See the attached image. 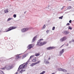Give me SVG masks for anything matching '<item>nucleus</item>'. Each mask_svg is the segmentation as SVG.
I'll list each match as a JSON object with an SVG mask.
<instances>
[{"instance_id":"nucleus-1","label":"nucleus","mask_w":74,"mask_h":74,"mask_svg":"<svg viewBox=\"0 0 74 74\" xmlns=\"http://www.w3.org/2000/svg\"><path fill=\"white\" fill-rule=\"evenodd\" d=\"M27 63H24L23 64L20 65L18 68L17 71H19L20 70V68L21 69H25L26 67H27Z\"/></svg>"},{"instance_id":"nucleus-2","label":"nucleus","mask_w":74,"mask_h":74,"mask_svg":"<svg viewBox=\"0 0 74 74\" xmlns=\"http://www.w3.org/2000/svg\"><path fill=\"white\" fill-rule=\"evenodd\" d=\"M12 67L11 66H10L9 65H8L5 66V67L3 68L2 69H1V70H4V69H6L8 70L11 69Z\"/></svg>"},{"instance_id":"nucleus-3","label":"nucleus","mask_w":74,"mask_h":74,"mask_svg":"<svg viewBox=\"0 0 74 74\" xmlns=\"http://www.w3.org/2000/svg\"><path fill=\"white\" fill-rule=\"evenodd\" d=\"M16 27H9L7 30L6 31V32H9V31H10L12 30H13V29H16Z\"/></svg>"},{"instance_id":"nucleus-4","label":"nucleus","mask_w":74,"mask_h":74,"mask_svg":"<svg viewBox=\"0 0 74 74\" xmlns=\"http://www.w3.org/2000/svg\"><path fill=\"white\" fill-rule=\"evenodd\" d=\"M34 46V45L33 44H31L30 45H29L27 47V48H29L28 49H30L31 48H33V47Z\"/></svg>"},{"instance_id":"nucleus-5","label":"nucleus","mask_w":74,"mask_h":74,"mask_svg":"<svg viewBox=\"0 0 74 74\" xmlns=\"http://www.w3.org/2000/svg\"><path fill=\"white\" fill-rule=\"evenodd\" d=\"M66 39H67V38H66V37L64 36L61 38L60 39V41L61 42H63V41H65V40H66Z\"/></svg>"},{"instance_id":"nucleus-6","label":"nucleus","mask_w":74,"mask_h":74,"mask_svg":"<svg viewBox=\"0 0 74 74\" xmlns=\"http://www.w3.org/2000/svg\"><path fill=\"white\" fill-rule=\"evenodd\" d=\"M28 30H29V28H26L23 29L21 30V31L22 32H26V31Z\"/></svg>"},{"instance_id":"nucleus-7","label":"nucleus","mask_w":74,"mask_h":74,"mask_svg":"<svg viewBox=\"0 0 74 74\" xmlns=\"http://www.w3.org/2000/svg\"><path fill=\"white\" fill-rule=\"evenodd\" d=\"M47 44V42H40V46H42V45H45Z\"/></svg>"},{"instance_id":"nucleus-8","label":"nucleus","mask_w":74,"mask_h":74,"mask_svg":"<svg viewBox=\"0 0 74 74\" xmlns=\"http://www.w3.org/2000/svg\"><path fill=\"white\" fill-rule=\"evenodd\" d=\"M55 47H49L48 48H47V50H51V49H54Z\"/></svg>"},{"instance_id":"nucleus-9","label":"nucleus","mask_w":74,"mask_h":74,"mask_svg":"<svg viewBox=\"0 0 74 74\" xmlns=\"http://www.w3.org/2000/svg\"><path fill=\"white\" fill-rule=\"evenodd\" d=\"M44 63L47 64H48V63H49V61H48V60H45Z\"/></svg>"},{"instance_id":"nucleus-10","label":"nucleus","mask_w":74,"mask_h":74,"mask_svg":"<svg viewBox=\"0 0 74 74\" xmlns=\"http://www.w3.org/2000/svg\"><path fill=\"white\" fill-rule=\"evenodd\" d=\"M60 52V55H62V53L64 52V49H62V51H61Z\"/></svg>"},{"instance_id":"nucleus-11","label":"nucleus","mask_w":74,"mask_h":74,"mask_svg":"<svg viewBox=\"0 0 74 74\" xmlns=\"http://www.w3.org/2000/svg\"><path fill=\"white\" fill-rule=\"evenodd\" d=\"M37 61V60L36 59V57H34L32 60V62H36Z\"/></svg>"},{"instance_id":"nucleus-12","label":"nucleus","mask_w":74,"mask_h":74,"mask_svg":"<svg viewBox=\"0 0 74 74\" xmlns=\"http://www.w3.org/2000/svg\"><path fill=\"white\" fill-rule=\"evenodd\" d=\"M25 69H22L21 71H20L19 72L20 73H23V72L25 71Z\"/></svg>"},{"instance_id":"nucleus-13","label":"nucleus","mask_w":74,"mask_h":74,"mask_svg":"<svg viewBox=\"0 0 74 74\" xmlns=\"http://www.w3.org/2000/svg\"><path fill=\"white\" fill-rule=\"evenodd\" d=\"M26 56H27V54H26L23 55V56L22 59H24V58H25Z\"/></svg>"},{"instance_id":"nucleus-14","label":"nucleus","mask_w":74,"mask_h":74,"mask_svg":"<svg viewBox=\"0 0 74 74\" xmlns=\"http://www.w3.org/2000/svg\"><path fill=\"white\" fill-rule=\"evenodd\" d=\"M69 33V32H67V31H65L64 32V34H67Z\"/></svg>"},{"instance_id":"nucleus-15","label":"nucleus","mask_w":74,"mask_h":74,"mask_svg":"<svg viewBox=\"0 0 74 74\" xmlns=\"http://www.w3.org/2000/svg\"><path fill=\"white\" fill-rule=\"evenodd\" d=\"M36 36H35L33 39L32 42H34L35 40H36Z\"/></svg>"},{"instance_id":"nucleus-16","label":"nucleus","mask_w":74,"mask_h":74,"mask_svg":"<svg viewBox=\"0 0 74 74\" xmlns=\"http://www.w3.org/2000/svg\"><path fill=\"white\" fill-rule=\"evenodd\" d=\"M62 71H63V72H67V70L62 69Z\"/></svg>"},{"instance_id":"nucleus-17","label":"nucleus","mask_w":74,"mask_h":74,"mask_svg":"<svg viewBox=\"0 0 74 74\" xmlns=\"http://www.w3.org/2000/svg\"><path fill=\"white\" fill-rule=\"evenodd\" d=\"M36 63H33L32 64H31L30 65L31 66H34L35 65H36Z\"/></svg>"},{"instance_id":"nucleus-18","label":"nucleus","mask_w":74,"mask_h":74,"mask_svg":"<svg viewBox=\"0 0 74 74\" xmlns=\"http://www.w3.org/2000/svg\"><path fill=\"white\" fill-rule=\"evenodd\" d=\"M37 45H38V46H40V42H38L37 44Z\"/></svg>"},{"instance_id":"nucleus-19","label":"nucleus","mask_w":74,"mask_h":74,"mask_svg":"<svg viewBox=\"0 0 74 74\" xmlns=\"http://www.w3.org/2000/svg\"><path fill=\"white\" fill-rule=\"evenodd\" d=\"M40 55V53H37L35 54L36 56H38Z\"/></svg>"},{"instance_id":"nucleus-20","label":"nucleus","mask_w":74,"mask_h":74,"mask_svg":"<svg viewBox=\"0 0 74 74\" xmlns=\"http://www.w3.org/2000/svg\"><path fill=\"white\" fill-rule=\"evenodd\" d=\"M40 62H41V61H38L37 62H35V64H38V63H40Z\"/></svg>"},{"instance_id":"nucleus-21","label":"nucleus","mask_w":74,"mask_h":74,"mask_svg":"<svg viewBox=\"0 0 74 74\" xmlns=\"http://www.w3.org/2000/svg\"><path fill=\"white\" fill-rule=\"evenodd\" d=\"M4 12L5 13H7V12H8V9H6L5 10H4Z\"/></svg>"},{"instance_id":"nucleus-22","label":"nucleus","mask_w":74,"mask_h":74,"mask_svg":"<svg viewBox=\"0 0 74 74\" xmlns=\"http://www.w3.org/2000/svg\"><path fill=\"white\" fill-rule=\"evenodd\" d=\"M11 19H12V18H8L7 20V21H10V20H11Z\"/></svg>"},{"instance_id":"nucleus-23","label":"nucleus","mask_w":74,"mask_h":74,"mask_svg":"<svg viewBox=\"0 0 74 74\" xmlns=\"http://www.w3.org/2000/svg\"><path fill=\"white\" fill-rule=\"evenodd\" d=\"M68 10H70V9H71V6H69L67 7V8Z\"/></svg>"},{"instance_id":"nucleus-24","label":"nucleus","mask_w":74,"mask_h":74,"mask_svg":"<svg viewBox=\"0 0 74 74\" xmlns=\"http://www.w3.org/2000/svg\"><path fill=\"white\" fill-rule=\"evenodd\" d=\"M34 56H32L30 57V59H32V58H34Z\"/></svg>"},{"instance_id":"nucleus-25","label":"nucleus","mask_w":74,"mask_h":74,"mask_svg":"<svg viewBox=\"0 0 74 74\" xmlns=\"http://www.w3.org/2000/svg\"><path fill=\"white\" fill-rule=\"evenodd\" d=\"M62 69L60 68H58V70H59V71H62Z\"/></svg>"},{"instance_id":"nucleus-26","label":"nucleus","mask_w":74,"mask_h":74,"mask_svg":"<svg viewBox=\"0 0 74 74\" xmlns=\"http://www.w3.org/2000/svg\"><path fill=\"white\" fill-rule=\"evenodd\" d=\"M42 40H43V39H40L38 40V42H40V41H42Z\"/></svg>"},{"instance_id":"nucleus-27","label":"nucleus","mask_w":74,"mask_h":74,"mask_svg":"<svg viewBox=\"0 0 74 74\" xmlns=\"http://www.w3.org/2000/svg\"><path fill=\"white\" fill-rule=\"evenodd\" d=\"M13 17H14V18H16V14H14Z\"/></svg>"},{"instance_id":"nucleus-28","label":"nucleus","mask_w":74,"mask_h":74,"mask_svg":"<svg viewBox=\"0 0 74 74\" xmlns=\"http://www.w3.org/2000/svg\"><path fill=\"white\" fill-rule=\"evenodd\" d=\"M63 16H62L60 17H59V19H62V18H63Z\"/></svg>"},{"instance_id":"nucleus-29","label":"nucleus","mask_w":74,"mask_h":74,"mask_svg":"<svg viewBox=\"0 0 74 74\" xmlns=\"http://www.w3.org/2000/svg\"><path fill=\"white\" fill-rule=\"evenodd\" d=\"M68 29H70V30H71L72 29V28L70 27H69L68 28Z\"/></svg>"},{"instance_id":"nucleus-30","label":"nucleus","mask_w":74,"mask_h":74,"mask_svg":"<svg viewBox=\"0 0 74 74\" xmlns=\"http://www.w3.org/2000/svg\"><path fill=\"white\" fill-rule=\"evenodd\" d=\"M55 27H53L52 28V30H55Z\"/></svg>"},{"instance_id":"nucleus-31","label":"nucleus","mask_w":74,"mask_h":74,"mask_svg":"<svg viewBox=\"0 0 74 74\" xmlns=\"http://www.w3.org/2000/svg\"><path fill=\"white\" fill-rule=\"evenodd\" d=\"M46 26H45V25H44L43 27V28H45Z\"/></svg>"},{"instance_id":"nucleus-32","label":"nucleus","mask_w":74,"mask_h":74,"mask_svg":"<svg viewBox=\"0 0 74 74\" xmlns=\"http://www.w3.org/2000/svg\"><path fill=\"white\" fill-rule=\"evenodd\" d=\"M64 7H66V6H63V7H62V8H61V10H63V8H64Z\"/></svg>"},{"instance_id":"nucleus-33","label":"nucleus","mask_w":74,"mask_h":74,"mask_svg":"<svg viewBox=\"0 0 74 74\" xmlns=\"http://www.w3.org/2000/svg\"><path fill=\"white\" fill-rule=\"evenodd\" d=\"M17 58H21V57H19V56H17Z\"/></svg>"},{"instance_id":"nucleus-34","label":"nucleus","mask_w":74,"mask_h":74,"mask_svg":"<svg viewBox=\"0 0 74 74\" xmlns=\"http://www.w3.org/2000/svg\"><path fill=\"white\" fill-rule=\"evenodd\" d=\"M66 25H67V26H68L69 25H70V23H67V24H66Z\"/></svg>"},{"instance_id":"nucleus-35","label":"nucleus","mask_w":74,"mask_h":74,"mask_svg":"<svg viewBox=\"0 0 74 74\" xmlns=\"http://www.w3.org/2000/svg\"><path fill=\"white\" fill-rule=\"evenodd\" d=\"M69 23H71V20H70L69 21Z\"/></svg>"},{"instance_id":"nucleus-36","label":"nucleus","mask_w":74,"mask_h":74,"mask_svg":"<svg viewBox=\"0 0 74 74\" xmlns=\"http://www.w3.org/2000/svg\"><path fill=\"white\" fill-rule=\"evenodd\" d=\"M48 32H49V30H47V31L46 32H47V33H48Z\"/></svg>"},{"instance_id":"nucleus-37","label":"nucleus","mask_w":74,"mask_h":74,"mask_svg":"<svg viewBox=\"0 0 74 74\" xmlns=\"http://www.w3.org/2000/svg\"><path fill=\"white\" fill-rule=\"evenodd\" d=\"M50 58H48V60H50Z\"/></svg>"},{"instance_id":"nucleus-38","label":"nucleus","mask_w":74,"mask_h":74,"mask_svg":"<svg viewBox=\"0 0 74 74\" xmlns=\"http://www.w3.org/2000/svg\"><path fill=\"white\" fill-rule=\"evenodd\" d=\"M72 41H73V42H74V39L72 40Z\"/></svg>"},{"instance_id":"nucleus-39","label":"nucleus","mask_w":74,"mask_h":74,"mask_svg":"<svg viewBox=\"0 0 74 74\" xmlns=\"http://www.w3.org/2000/svg\"><path fill=\"white\" fill-rule=\"evenodd\" d=\"M24 14H26V11H25V12H24Z\"/></svg>"},{"instance_id":"nucleus-40","label":"nucleus","mask_w":74,"mask_h":74,"mask_svg":"<svg viewBox=\"0 0 74 74\" xmlns=\"http://www.w3.org/2000/svg\"><path fill=\"white\" fill-rule=\"evenodd\" d=\"M1 71L2 73H3V74H4V72H3V71Z\"/></svg>"},{"instance_id":"nucleus-41","label":"nucleus","mask_w":74,"mask_h":74,"mask_svg":"<svg viewBox=\"0 0 74 74\" xmlns=\"http://www.w3.org/2000/svg\"><path fill=\"white\" fill-rule=\"evenodd\" d=\"M63 45H63L62 46L60 47V48H61V47H63Z\"/></svg>"},{"instance_id":"nucleus-42","label":"nucleus","mask_w":74,"mask_h":74,"mask_svg":"<svg viewBox=\"0 0 74 74\" xmlns=\"http://www.w3.org/2000/svg\"><path fill=\"white\" fill-rule=\"evenodd\" d=\"M68 45H69V44H66V46H68Z\"/></svg>"},{"instance_id":"nucleus-43","label":"nucleus","mask_w":74,"mask_h":74,"mask_svg":"<svg viewBox=\"0 0 74 74\" xmlns=\"http://www.w3.org/2000/svg\"><path fill=\"white\" fill-rule=\"evenodd\" d=\"M51 74H55V73H53Z\"/></svg>"},{"instance_id":"nucleus-44","label":"nucleus","mask_w":74,"mask_h":74,"mask_svg":"<svg viewBox=\"0 0 74 74\" xmlns=\"http://www.w3.org/2000/svg\"><path fill=\"white\" fill-rule=\"evenodd\" d=\"M72 0H69V1H71Z\"/></svg>"},{"instance_id":"nucleus-45","label":"nucleus","mask_w":74,"mask_h":74,"mask_svg":"<svg viewBox=\"0 0 74 74\" xmlns=\"http://www.w3.org/2000/svg\"><path fill=\"white\" fill-rule=\"evenodd\" d=\"M16 73V74H18V73Z\"/></svg>"},{"instance_id":"nucleus-46","label":"nucleus","mask_w":74,"mask_h":74,"mask_svg":"<svg viewBox=\"0 0 74 74\" xmlns=\"http://www.w3.org/2000/svg\"><path fill=\"white\" fill-rule=\"evenodd\" d=\"M1 32V31H0V32Z\"/></svg>"}]
</instances>
